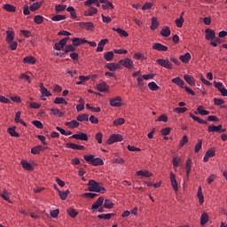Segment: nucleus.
<instances>
[{
  "label": "nucleus",
  "mask_w": 227,
  "mask_h": 227,
  "mask_svg": "<svg viewBox=\"0 0 227 227\" xmlns=\"http://www.w3.org/2000/svg\"><path fill=\"white\" fill-rule=\"evenodd\" d=\"M109 104L111 107H122V106H125L121 96H116L115 98H110Z\"/></svg>",
  "instance_id": "nucleus-3"
},
{
  "label": "nucleus",
  "mask_w": 227,
  "mask_h": 227,
  "mask_svg": "<svg viewBox=\"0 0 227 227\" xmlns=\"http://www.w3.org/2000/svg\"><path fill=\"white\" fill-rule=\"evenodd\" d=\"M123 141V137L120 134H113L107 139L106 143L108 145H114V143H121Z\"/></svg>",
  "instance_id": "nucleus-6"
},
{
  "label": "nucleus",
  "mask_w": 227,
  "mask_h": 227,
  "mask_svg": "<svg viewBox=\"0 0 227 227\" xmlns=\"http://www.w3.org/2000/svg\"><path fill=\"white\" fill-rule=\"evenodd\" d=\"M67 212L68 215H70V217H73V218L77 217V215L79 214L78 212H76L75 209H74L72 207L67 208Z\"/></svg>",
  "instance_id": "nucleus-52"
},
{
  "label": "nucleus",
  "mask_w": 227,
  "mask_h": 227,
  "mask_svg": "<svg viewBox=\"0 0 227 227\" xmlns=\"http://www.w3.org/2000/svg\"><path fill=\"white\" fill-rule=\"evenodd\" d=\"M67 148H71L72 150H85L86 147L84 145H79L77 144L74 143H67Z\"/></svg>",
  "instance_id": "nucleus-33"
},
{
  "label": "nucleus",
  "mask_w": 227,
  "mask_h": 227,
  "mask_svg": "<svg viewBox=\"0 0 227 227\" xmlns=\"http://www.w3.org/2000/svg\"><path fill=\"white\" fill-rule=\"evenodd\" d=\"M179 59L182 63H189L191 61V53L186 52L184 55H181Z\"/></svg>",
  "instance_id": "nucleus-42"
},
{
  "label": "nucleus",
  "mask_w": 227,
  "mask_h": 227,
  "mask_svg": "<svg viewBox=\"0 0 227 227\" xmlns=\"http://www.w3.org/2000/svg\"><path fill=\"white\" fill-rule=\"evenodd\" d=\"M50 114H52V116H58V118H63V116H65L63 112L56 108H51Z\"/></svg>",
  "instance_id": "nucleus-36"
},
{
  "label": "nucleus",
  "mask_w": 227,
  "mask_h": 227,
  "mask_svg": "<svg viewBox=\"0 0 227 227\" xmlns=\"http://www.w3.org/2000/svg\"><path fill=\"white\" fill-rule=\"evenodd\" d=\"M70 40V37H66L61 39L59 42L56 43L53 46V49L55 51H63L65 49V46L67 45V42Z\"/></svg>",
  "instance_id": "nucleus-7"
},
{
  "label": "nucleus",
  "mask_w": 227,
  "mask_h": 227,
  "mask_svg": "<svg viewBox=\"0 0 227 227\" xmlns=\"http://www.w3.org/2000/svg\"><path fill=\"white\" fill-rule=\"evenodd\" d=\"M208 132H218V134H223V132H226V129H223V125H210L207 128Z\"/></svg>",
  "instance_id": "nucleus-8"
},
{
  "label": "nucleus",
  "mask_w": 227,
  "mask_h": 227,
  "mask_svg": "<svg viewBox=\"0 0 227 227\" xmlns=\"http://www.w3.org/2000/svg\"><path fill=\"white\" fill-rule=\"evenodd\" d=\"M210 157H215V149H208L204 155L203 161L208 162Z\"/></svg>",
  "instance_id": "nucleus-15"
},
{
  "label": "nucleus",
  "mask_w": 227,
  "mask_h": 227,
  "mask_svg": "<svg viewBox=\"0 0 227 227\" xmlns=\"http://www.w3.org/2000/svg\"><path fill=\"white\" fill-rule=\"evenodd\" d=\"M148 88L151 90V91H157L160 87L155 82H151L148 83Z\"/></svg>",
  "instance_id": "nucleus-56"
},
{
  "label": "nucleus",
  "mask_w": 227,
  "mask_h": 227,
  "mask_svg": "<svg viewBox=\"0 0 227 227\" xmlns=\"http://www.w3.org/2000/svg\"><path fill=\"white\" fill-rule=\"evenodd\" d=\"M76 120H77L78 122L79 121H88L89 117H88V114H82L77 115Z\"/></svg>",
  "instance_id": "nucleus-58"
},
{
  "label": "nucleus",
  "mask_w": 227,
  "mask_h": 227,
  "mask_svg": "<svg viewBox=\"0 0 227 227\" xmlns=\"http://www.w3.org/2000/svg\"><path fill=\"white\" fill-rule=\"evenodd\" d=\"M124 123L125 120L123 118H118L113 121L114 127H120V125H123Z\"/></svg>",
  "instance_id": "nucleus-59"
},
{
  "label": "nucleus",
  "mask_w": 227,
  "mask_h": 227,
  "mask_svg": "<svg viewBox=\"0 0 227 227\" xmlns=\"http://www.w3.org/2000/svg\"><path fill=\"white\" fill-rule=\"evenodd\" d=\"M8 134H10L12 136V137H20V134H19L16 130H15V127H10L7 129Z\"/></svg>",
  "instance_id": "nucleus-45"
},
{
  "label": "nucleus",
  "mask_w": 227,
  "mask_h": 227,
  "mask_svg": "<svg viewBox=\"0 0 227 227\" xmlns=\"http://www.w3.org/2000/svg\"><path fill=\"white\" fill-rule=\"evenodd\" d=\"M187 107H176L174 109V113L176 114H184V113H186Z\"/></svg>",
  "instance_id": "nucleus-63"
},
{
  "label": "nucleus",
  "mask_w": 227,
  "mask_h": 227,
  "mask_svg": "<svg viewBox=\"0 0 227 227\" xmlns=\"http://www.w3.org/2000/svg\"><path fill=\"white\" fill-rule=\"evenodd\" d=\"M23 63L25 65H36V59L33 56H27L23 59Z\"/></svg>",
  "instance_id": "nucleus-25"
},
{
  "label": "nucleus",
  "mask_w": 227,
  "mask_h": 227,
  "mask_svg": "<svg viewBox=\"0 0 227 227\" xmlns=\"http://www.w3.org/2000/svg\"><path fill=\"white\" fill-rule=\"evenodd\" d=\"M80 123L76 120L66 122V127H67L68 129H77Z\"/></svg>",
  "instance_id": "nucleus-38"
},
{
  "label": "nucleus",
  "mask_w": 227,
  "mask_h": 227,
  "mask_svg": "<svg viewBox=\"0 0 227 227\" xmlns=\"http://www.w3.org/2000/svg\"><path fill=\"white\" fill-rule=\"evenodd\" d=\"M104 59L106 61H113L114 59V52L107 51L104 53Z\"/></svg>",
  "instance_id": "nucleus-46"
},
{
  "label": "nucleus",
  "mask_w": 227,
  "mask_h": 227,
  "mask_svg": "<svg viewBox=\"0 0 227 227\" xmlns=\"http://www.w3.org/2000/svg\"><path fill=\"white\" fill-rule=\"evenodd\" d=\"M67 12L70 13L72 19H77V14L75 13V9H74V7L72 6L67 7Z\"/></svg>",
  "instance_id": "nucleus-60"
},
{
  "label": "nucleus",
  "mask_w": 227,
  "mask_h": 227,
  "mask_svg": "<svg viewBox=\"0 0 227 227\" xmlns=\"http://www.w3.org/2000/svg\"><path fill=\"white\" fill-rule=\"evenodd\" d=\"M197 198L199 200L200 205H203V203H205V196L203 195V189L201 186H199L198 188Z\"/></svg>",
  "instance_id": "nucleus-22"
},
{
  "label": "nucleus",
  "mask_w": 227,
  "mask_h": 227,
  "mask_svg": "<svg viewBox=\"0 0 227 227\" xmlns=\"http://www.w3.org/2000/svg\"><path fill=\"white\" fill-rule=\"evenodd\" d=\"M54 104H56L57 106L65 104V106H67L68 104V102L67 101V99H65V98H56L54 99Z\"/></svg>",
  "instance_id": "nucleus-50"
},
{
  "label": "nucleus",
  "mask_w": 227,
  "mask_h": 227,
  "mask_svg": "<svg viewBox=\"0 0 227 227\" xmlns=\"http://www.w3.org/2000/svg\"><path fill=\"white\" fill-rule=\"evenodd\" d=\"M34 22L35 24L40 25L43 22V16L37 14L34 16Z\"/></svg>",
  "instance_id": "nucleus-55"
},
{
  "label": "nucleus",
  "mask_w": 227,
  "mask_h": 227,
  "mask_svg": "<svg viewBox=\"0 0 227 227\" xmlns=\"http://www.w3.org/2000/svg\"><path fill=\"white\" fill-rule=\"evenodd\" d=\"M156 63L162 67V68H167V70H173V64L169 61V59H158Z\"/></svg>",
  "instance_id": "nucleus-4"
},
{
  "label": "nucleus",
  "mask_w": 227,
  "mask_h": 227,
  "mask_svg": "<svg viewBox=\"0 0 227 227\" xmlns=\"http://www.w3.org/2000/svg\"><path fill=\"white\" fill-rule=\"evenodd\" d=\"M119 65H121L125 68H128V70H132V68H134V61H132V59L129 58L119 60Z\"/></svg>",
  "instance_id": "nucleus-5"
},
{
  "label": "nucleus",
  "mask_w": 227,
  "mask_h": 227,
  "mask_svg": "<svg viewBox=\"0 0 227 227\" xmlns=\"http://www.w3.org/2000/svg\"><path fill=\"white\" fill-rule=\"evenodd\" d=\"M39 86L41 90V95H43V97H51L52 95L51 91H49V90L43 86V83H40Z\"/></svg>",
  "instance_id": "nucleus-34"
},
{
  "label": "nucleus",
  "mask_w": 227,
  "mask_h": 227,
  "mask_svg": "<svg viewBox=\"0 0 227 227\" xmlns=\"http://www.w3.org/2000/svg\"><path fill=\"white\" fill-rule=\"evenodd\" d=\"M89 10L83 12L84 17H93L98 13V9L95 7L89 6Z\"/></svg>",
  "instance_id": "nucleus-18"
},
{
  "label": "nucleus",
  "mask_w": 227,
  "mask_h": 227,
  "mask_svg": "<svg viewBox=\"0 0 227 227\" xmlns=\"http://www.w3.org/2000/svg\"><path fill=\"white\" fill-rule=\"evenodd\" d=\"M72 139H77L78 141H88V134L86 133H79L74 134L71 136Z\"/></svg>",
  "instance_id": "nucleus-17"
},
{
  "label": "nucleus",
  "mask_w": 227,
  "mask_h": 227,
  "mask_svg": "<svg viewBox=\"0 0 227 227\" xmlns=\"http://www.w3.org/2000/svg\"><path fill=\"white\" fill-rule=\"evenodd\" d=\"M206 33V40H214L215 38V32L210 28H207L205 30Z\"/></svg>",
  "instance_id": "nucleus-30"
},
{
  "label": "nucleus",
  "mask_w": 227,
  "mask_h": 227,
  "mask_svg": "<svg viewBox=\"0 0 227 227\" xmlns=\"http://www.w3.org/2000/svg\"><path fill=\"white\" fill-rule=\"evenodd\" d=\"M208 223V215L207 213H202L200 216V225L205 226Z\"/></svg>",
  "instance_id": "nucleus-48"
},
{
  "label": "nucleus",
  "mask_w": 227,
  "mask_h": 227,
  "mask_svg": "<svg viewBox=\"0 0 227 227\" xmlns=\"http://www.w3.org/2000/svg\"><path fill=\"white\" fill-rule=\"evenodd\" d=\"M215 88H217L223 97H227V90L223 85L221 82H214Z\"/></svg>",
  "instance_id": "nucleus-9"
},
{
  "label": "nucleus",
  "mask_w": 227,
  "mask_h": 227,
  "mask_svg": "<svg viewBox=\"0 0 227 227\" xmlns=\"http://www.w3.org/2000/svg\"><path fill=\"white\" fill-rule=\"evenodd\" d=\"M65 19H67V16L66 15H61V14L55 15V16L51 17V20L53 22H59L61 20H65Z\"/></svg>",
  "instance_id": "nucleus-49"
},
{
  "label": "nucleus",
  "mask_w": 227,
  "mask_h": 227,
  "mask_svg": "<svg viewBox=\"0 0 227 227\" xmlns=\"http://www.w3.org/2000/svg\"><path fill=\"white\" fill-rule=\"evenodd\" d=\"M83 159L86 162H90L92 166H104V160L98 157L95 158L93 154H86Z\"/></svg>",
  "instance_id": "nucleus-1"
},
{
  "label": "nucleus",
  "mask_w": 227,
  "mask_h": 227,
  "mask_svg": "<svg viewBox=\"0 0 227 227\" xmlns=\"http://www.w3.org/2000/svg\"><path fill=\"white\" fill-rule=\"evenodd\" d=\"M184 20L183 17H179L175 20L176 27H182L184 26Z\"/></svg>",
  "instance_id": "nucleus-64"
},
{
  "label": "nucleus",
  "mask_w": 227,
  "mask_h": 227,
  "mask_svg": "<svg viewBox=\"0 0 227 227\" xmlns=\"http://www.w3.org/2000/svg\"><path fill=\"white\" fill-rule=\"evenodd\" d=\"M151 20H152V24H151L150 29L152 31H155V29L159 27V20H157L156 17H152Z\"/></svg>",
  "instance_id": "nucleus-40"
},
{
  "label": "nucleus",
  "mask_w": 227,
  "mask_h": 227,
  "mask_svg": "<svg viewBox=\"0 0 227 227\" xmlns=\"http://www.w3.org/2000/svg\"><path fill=\"white\" fill-rule=\"evenodd\" d=\"M108 42L107 39H101L100 42L98 43V47L96 49L97 52H102L104 51V47L106 43Z\"/></svg>",
  "instance_id": "nucleus-32"
},
{
  "label": "nucleus",
  "mask_w": 227,
  "mask_h": 227,
  "mask_svg": "<svg viewBox=\"0 0 227 227\" xmlns=\"http://www.w3.org/2000/svg\"><path fill=\"white\" fill-rule=\"evenodd\" d=\"M6 38H5V42L8 43H12L13 42V40H15V32L13 31V28H9L8 30H6Z\"/></svg>",
  "instance_id": "nucleus-13"
},
{
  "label": "nucleus",
  "mask_w": 227,
  "mask_h": 227,
  "mask_svg": "<svg viewBox=\"0 0 227 227\" xmlns=\"http://www.w3.org/2000/svg\"><path fill=\"white\" fill-rule=\"evenodd\" d=\"M170 184L176 192L178 191V183H176V176L173 172H170Z\"/></svg>",
  "instance_id": "nucleus-19"
},
{
  "label": "nucleus",
  "mask_w": 227,
  "mask_h": 227,
  "mask_svg": "<svg viewBox=\"0 0 227 227\" xmlns=\"http://www.w3.org/2000/svg\"><path fill=\"white\" fill-rule=\"evenodd\" d=\"M3 8L5 12H9V13H15V12H17V7L12 4H5Z\"/></svg>",
  "instance_id": "nucleus-27"
},
{
  "label": "nucleus",
  "mask_w": 227,
  "mask_h": 227,
  "mask_svg": "<svg viewBox=\"0 0 227 227\" xmlns=\"http://www.w3.org/2000/svg\"><path fill=\"white\" fill-rule=\"evenodd\" d=\"M106 68L109 69L110 72H116V70H120L121 67L118 63H107Z\"/></svg>",
  "instance_id": "nucleus-21"
},
{
  "label": "nucleus",
  "mask_w": 227,
  "mask_h": 227,
  "mask_svg": "<svg viewBox=\"0 0 227 227\" xmlns=\"http://www.w3.org/2000/svg\"><path fill=\"white\" fill-rule=\"evenodd\" d=\"M97 90L100 93H104V91H109V85L106 82H102L97 85Z\"/></svg>",
  "instance_id": "nucleus-20"
},
{
  "label": "nucleus",
  "mask_w": 227,
  "mask_h": 227,
  "mask_svg": "<svg viewBox=\"0 0 227 227\" xmlns=\"http://www.w3.org/2000/svg\"><path fill=\"white\" fill-rule=\"evenodd\" d=\"M153 49L154 51H158L159 52H166V51H168V46L163 45V44L160 43H155L153 45Z\"/></svg>",
  "instance_id": "nucleus-16"
},
{
  "label": "nucleus",
  "mask_w": 227,
  "mask_h": 227,
  "mask_svg": "<svg viewBox=\"0 0 227 227\" xmlns=\"http://www.w3.org/2000/svg\"><path fill=\"white\" fill-rule=\"evenodd\" d=\"M190 118L193 120L194 121H198L200 125H207L208 121L200 119V117H196V115L192 114V113L189 114Z\"/></svg>",
  "instance_id": "nucleus-31"
},
{
  "label": "nucleus",
  "mask_w": 227,
  "mask_h": 227,
  "mask_svg": "<svg viewBox=\"0 0 227 227\" xmlns=\"http://www.w3.org/2000/svg\"><path fill=\"white\" fill-rule=\"evenodd\" d=\"M160 33L161 36L168 38L171 35V28L169 27H164Z\"/></svg>",
  "instance_id": "nucleus-39"
},
{
  "label": "nucleus",
  "mask_w": 227,
  "mask_h": 227,
  "mask_svg": "<svg viewBox=\"0 0 227 227\" xmlns=\"http://www.w3.org/2000/svg\"><path fill=\"white\" fill-rule=\"evenodd\" d=\"M59 194L60 196V199L62 200H65L68 197V194H70V191H68V190H67L66 192L59 191Z\"/></svg>",
  "instance_id": "nucleus-62"
},
{
  "label": "nucleus",
  "mask_w": 227,
  "mask_h": 227,
  "mask_svg": "<svg viewBox=\"0 0 227 227\" xmlns=\"http://www.w3.org/2000/svg\"><path fill=\"white\" fill-rule=\"evenodd\" d=\"M201 146H203V140L199 139L197 144L195 145V148H194L195 153H198V152L201 150Z\"/></svg>",
  "instance_id": "nucleus-61"
},
{
  "label": "nucleus",
  "mask_w": 227,
  "mask_h": 227,
  "mask_svg": "<svg viewBox=\"0 0 227 227\" xmlns=\"http://www.w3.org/2000/svg\"><path fill=\"white\" fill-rule=\"evenodd\" d=\"M200 114V116H208V114H210V112H208L207 110H205V108L203 107V106H199L197 107V112H195V114Z\"/></svg>",
  "instance_id": "nucleus-29"
},
{
  "label": "nucleus",
  "mask_w": 227,
  "mask_h": 227,
  "mask_svg": "<svg viewBox=\"0 0 227 227\" xmlns=\"http://www.w3.org/2000/svg\"><path fill=\"white\" fill-rule=\"evenodd\" d=\"M184 79L190 86H194V84H196V79L190 74H184Z\"/></svg>",
  "instance_id": "nucleus-28"
},
{
  "label": "nucleus",
  "mask_w": 227,
  "mask_h": 227,
  "mask_svg": "<svg viewBox=\"0 0 227 227\" xmlns=\"http://www.w3.org/2000/svg\"><path fill=\"white\" fill-rule=\"evenodd\" d=\"M72 44L74 47H79V45H84L88 42L85 38L74 37L71 39Z\"/></svg>",
  "instance_id": "nucleus-11"
},
{
  "label": "nucleus",
  "mask_w": 227,
  "mask_h": 227,
  "mask_svg": "<svg viewBox=\"0 0 227 227\" xmlns=\"http://www.w3.org/2000/svg\"><path fill=\"white\" fill-rule=\"evenodd\" d=\"M0 196L5 201H8V203H12V200H10V196H12V192L4 190L2 193H0Z\"/></svg>",
  "instance_id": "nucleus-37"
},
{
  "label": "nucleus",
  "mask_w": 227,
  "mask_h": 227,
  "mask_svg": "<svg viewBox=\"0 0 227 227\" xmlns=\"http://www.w3.org/2000/svg\"><path fill=\"white\" fill-rule=\"evenodd\" d=\"M103 207L104 208L111 209L114 207V204L113 203L112 200L106 199L105 201H103Z\"/></svg>",
  "instance_id": "nucleus-43"
},
{
  "label": "nucleus",
  "mask_w": 227,
  "mask_h": 227,
  "mask_svg": "<svg viewBox=\"0 0 227 227\" xmlns=\"http://www.w3.org/2000/svg\"><path fill=\"white\" fill-rule=\"evenodd\" d=\"M137 176H145V178H150V176H153V173L149 170H138L137 171Z\"/></svg>",
  "instance_id": "nucleus-26"
},
{
  "label": "nucleus",
  "mask_w": 227,
  "mask_h": 227,
  "mask_svg": "<svg viewBox=\"0 0 227 227\" xmlns=\"http://www.w3.org/2000/svg\"><path fill=\"white\" fill-rule=\"evenodd\" d=\"M20 164L23 168V169H26L27 171H34L35 168H33V165L31 163L27 162L26 160H22L20 161Z\"/></svg>",
  "instance_id": "nucleus-24"
},
{
  "label": "nucleus",
  "mask_w": 227,
  "mask_h": 227,
  "mask_svg": "<svg viewBox=\"0 0 227 227\" xmlns=\"http://www.w3.org/2000/svg\"><path fill=\"white\" fill-rule=\"evenodd\" d=\"M21 114L22 113L20 111H18L15 114L14 121L15 123H21V125H23L24 127H27V124L26 123V121H24V120L20 118Z\"/></svg>",
  "instance_id": "nucleus-23"
},
{
  "label": "nucleus",
  "mask_w": 227,
  "mask_h": 227,
  "mask_svg": "<svg viewBox=\"0 0 227 227\" xmlns=\"http://www.w3.org/2000/svg\"><path fill=\"white\" fill-rule=\"evenodd\" d=\"M171 82H173L174 84H176V86H179L180 88L184 89V84H185V82H184V80H182V78L180 77H176V78H173L171 80Z\"/></svg>",
  "instance_id": "nucleus-35"
},
{
  "label": "nucleus",
  "mask_w": 227,
  "mask_h": 227,
  "mask_svg": "<svg viewBox=\"0 0 227 227\" xmlns=\"http://www.w3.org/2000/svg\"><path fill=\"white\" fill-rule=\"evenodd\" d=\"M102 10H114V5L111 2H106V4H102Z\"/></svg>",
  "instance_id": "nucleus-51"
},
{
  "label": "nucleus",
  "mask_w": 227,
  "mask_h": 227,
  "mask_svg": "<svg viewBox=\"0 0 227 227\" xmlns=\"http://www.w3.org/2000/svg\"><path fill=\"white\" fill-rule=\"evenodd\" d=\"M79 80L80 81L76 82L77 86L83 84V82H86V81H90V76L80 75Z\"/></svg>",
  "instance_id": "nucleus-57"
},
{
  "label": "nucleus",
  "mask_w": 227,
  "mask_h": 227,
  "mask_svg": "<svg viewBox=\"0 0 227 227\" xmlns=\"http://www.w3.org/2000/svg\"><path fill=\"white\" fill-rule=\"evenodd\" d=\"M40 8H42V3L35 2L30 5L29 10L30 12H36V10H40Z\"/></svg>",
  "instance_id": "nucleus-44"
},
{
  "label": "nucleus",
  "mask_w": 227,
  "mask_h": 227,
  "mask_svg": "<svg viewBox=\"0 0 227 227\" xmlns=\"http://www.w3.org/2000/svg\"><path fill=\"white\" fill-rule=\"evenodd\" d=\"M9 43L8 49H10V51H17V47H19L17 41H11V43Z\"/></svg>",
  "instance_id": "nucleus-54"
},
{
  "label": "nucleus",
  "mask_w": 227,
  "mask_h": 227,
  "mask_svg": "<svg viewBox=\"0 0 227 227\" xmlns=\"http://www.w3.org/2000/svg\"><path fill=\"white\" fill-rule=\"evenodd\" d=\"M80 27H82V29H85V31H93V28L95 27V24H93V22L91 21L81 22Z\"/></svg>",
  "instance_id": "nucleus-10"
},
{
  "label": "nucleus",
  "mask_w": 227,
  "mask_h": 227,
  "mask_svg": "<svg viewBox=\"0 0 227 227\" xmlns=\"http://www.w3.org/2000/svg\"><path fill=\"white\" fill-rule=\"evenodd\" d=\"M112 29H113V31H115L116 33H118V35H120V36H123L124 38H127V36H129V33L127 31H125L124 29L116 28V27H113Z\"/></svg>",
  "instance_id": "nucleus-41"
},
{
  "label": "nucleus",
  "mask_w": 227,
  "mask_h": 227,
  "mask_svg": "<svg viewBox=\"0 0 227 227\" xmlns=\"http://www.w3.org/2000/svg\"><path fill=\"white\" fill-rule=\"evenodd\" d=\"M43 150V146L42 145H36L31 149L32 155H39L40 152Z\"/></svg>",
  "instance_id": "nucleus-47"
},
{
  "label": "nucleus",
  "mask_w": 227,
  "mask_h": 227,
  "mask_svg": "<svg viewBox=\"0 0 227 227\" xmlns=\"http://www.w3.org/2000/svg\"><path fill=\"white\" fill-rule=\"evenodd\" d=\"M137 86L141 91H145L146 90V83L145 82V79L143 76H138L137 78Z\"/></svg>",
  "instance_id": "nucleus-14"
},
{
  "label": "nucleus",
  "mask_w": 227,
  "mask_h": 227,
  "mask_svg": "<svg viewBox=\"0 0 227 227\" xmlns=\"http://www.w3.org/2000/svg\"><path fill=\"white\" fill-rule=\"evenodd\" d=\"M89 191L90 192H101V191L106 192V188L100 185V183L90 179L88 183Z\"/></svg>",
  "instance_id": "nucleus-2"
},
{
  "label": "nucleus",
  "mask_w": 227,
  "mask_h": 227,
  "mask_svg": "<svg viewBox=\"0 0 227 227\" xmlns=\"http://www.w3.org/2000/svg\"><path fill=\"white\" fill-rule=\"evenodd\" d=\"M66 10H67V5H65V4L55 5V12L57 13H61V12H65Z\"/></svg>",
  "instance_id": "nucleus-53"
},
{
  "label": "nucleus",
  "mask_w": 227,
  "mask_h": 227,
  "mask_svg": "<svg viewBox=\"0 0 227 227\" xmlns=\"http://www.w3.org/2000/svg\"><path fill=\"white\" fill-rule=\"evenodd\" d=\"M102 205H104V197H99L91 206L92 212H96Z\"/></svg>",
  "instance_id": "nucleus-12"
}]
</instances>
